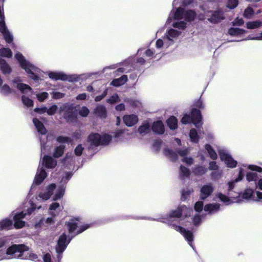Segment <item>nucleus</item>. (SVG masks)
Segmentation results:
<instances>
[{
    "mask_svg": "<svg viewBox=\"0 0 262 262\" xmlns=\"http://www.w3.org/2000/svg\"><path fill=\"white\" fill-rule=\"evenodd\" d=\"M175 21L172 24L173 28L169 29L162 39H159L156 42L158 49H166L173 45L182 36L186 26V21H190L194 19L195 13L192 10L185 11L183 9L178 8L171 13Z\"/></svg>",
    "mask_w": 262,
    "mask_h": 262,
    "instance_id": "obj_1",
    "label": "nucleus"
},
{
    "mask_svg": "<svg viewBox=\"0 0 262 262\" xmlns=\"http://www.w3.org/2000/svg\"><path fill=\"white\" fill-rule=\"evenodd\" d=\"M192 210L185 205H181L177 209L170 211L168 215L164 217L159 218L157 221L167 224L171 228L179 232L187 240L189 245L193 248L192 241L193 236L192 233L184 228L175 225L173 222L176 221L173 219H180L183 217H187L190 215Z\"/></svg>",
    "mask_w": 262,
    "mask_h": 262,
    "instance_id": "obj_2",
    "label": "nucleus"
},
{
    "mask_svg": "<svg viewBox=\"0 0 262 262\" xmlns=\"http://www.w3.org/2000/svg\"><path fill=\"white\" fill-rule=\"evenodd\" d=\"M66 225L69 233L72 234V236L67 239V236L65 233H62L59 236L56 246V251L58 254V258L59 259L61 258V254L67 248L72 238L89 228V225L88 224L80 225L77 219H71L69 221L66 222Z\"/></svg>",
    "mask_w": 262,
    "mask_h": 262,
    "instance_id": "obj_3",
    "label": "nucleus"
},
{
    "mask_svg": "<svg viewBox=\"0 0 262 262\" xmlns=\"http://www.w3.org/2000/svg\"><path fill=\"white\" fill-rule=\"evenodd\" d=\"M28 251V247L24 244L13 245L7 249L6 254L0 258V260L13 258H30L32 260L37 259L36 254Z\"/></svg>",
    "mask_w": 262,
    "mask_h": 262,
    "instance_id": "obj_4",
    "label": "nucleus"
},
{
    "mask_svg": "<svg viewBox=\"0 0 262 262\" xmlns=\"http://www.w3.org/2000/svg\"><path fill=\"white\" fill-rule=\"evenodd\" d=\"M15 58L18 62L20 67L28 74V76L36 82L40 80L39 77L41 70L32 64L19 52L15 55Z\"/></svg>",
    "mask_w": 262,
    "mask_h": 262,
    "instance_id": "obj_5",
    "label": "nucleus"
},
{
    "mask_svg": "<svg viewBox=\"0 0 262 262\" xmlns=\"http://www.w3.org/2000/svg\"><path fill=\"white\" fill-rule=\"evenodd\" d=\"M30 207L28 208L27 211H23L19 213H14L13 215L14 221L13 226L16 229H21L25 226V222L23 221L27 214H31L36 209H39L41 208V205L37 206L33 202L29 203Z\"/></svg>",
    "mask_w": 262,
    "mask_h": 262,
    "instance_id": "obj_6",
    "label": "nucleus"
},
{
    "mask_svg": "<svg viewBox=\"0 0 262 262\" xmlns=\"http://www.w3.org/2000/svg\"><path fill=\"white\" fill-rule=\"evenodd\" d=\"M192 122L196 127L199 128L202 126V116L199 110L193 108L191 112V116L185 114L181 119L183 124H188Z\"/></svg>",
    "mask_w": 262,
    "mask_h": 262,
    "instance_id": "obj_7",
    "label": "nucleus"
},
{
    "mask_svg": "<svg viewBox=\"0 0 262 262\" xmlns=\"http://www.w3.org/2000/svg\"><path fill=\"white\" fill-rule=\"evenodd\" d=\"M48 76L50 78L55 80H67L70 82L77 81L80 76H85V77H89L91 76L90 74H85L81 75H78L76 74L73 75H67L63 72H51L48 74Z\"/></svg>",
    "mask_w": 262,
    "mask_h": 262,
    "instance_id": "obj_8",
    "label": "nucleus"
},
{
    "mask_svg": "<svg viewBox=\"0 0 262 262\" xmlns=\"http://www.w3.org/2000/svg\"><path fill=\"white\" fill-rule=\"evenodd\" d=\"M112 140V137L107 134L100 135L97 133L91 134L88 141L91 146H97L100 145L108 144Z\"/></svg>",
    "mask_w": 262,
    "mask_h": 262,
    "instance_id": "obj_9",
    "label": "nucleus"
},
{
    "mask_svg": "<svg viewBox=\"0 0 262 262\" xmlns=\"http://www.w3.org/2000/svg\"><path fill=\"white\" fill-rule=\"evenodd\" d=\"M219 154L221 161L224 162L228 167H236L237 162L233 159L228 150L225 149H220L219 150Z\"/></svg>",
    "mask_w": 262,
    "mask_h": 262,
    "instance_id": "obj_10",
    "label": "nucleus"
},
{
    "mask_svg": "<svg viewBox=\"0 0 262 262\" xmlns=\"http://www.w3.org/2000/svg\"><path fill=\"white\" fill-rule=\"evenodd\" d=\"M55 187L56 185L55 184H51L46 188L42 189L39 192L38 198L43 201L49 200L53 194Z\"/></svg>",
    "mask_w": 262,
    "mask_h": 262,
    "instance_id": "obj_11",
    "label": "nucleus"
},
{
    "mask_svg": "<svg viewBox=\"0 0 262 262\" xmlns=\"http://www.w3.org/2000/svg\"><path fill=\"white\" fill-rule=\"evenodd\" d=\"M64 118L68 122H73L76 120L77 116V111L73 106L71 105H67L64 107Z\"/></svg>",
    "mask_w": 262,
    "mask_h": 262,
    "instance_id": "obj_12",
    "label": "nucleus"
},
{
    "mask_svg": "<svg viewBox=\"0 0 262 262\" xmlns=\"http://www.w3.org/2000/svg\"><path fill=\"white\" fill-rule=\"evenodd\" d=\"M14 87L17 88L21 93L28 94L32 93L31 88L25 83H21L18 78L14 79L12 81Z\"/></svg>",
    "mask_w": 262,
    "mask_h": 262,
    "instance_id": "obj_13",
    "label": "nucleus"
},
{
    "mask_svg": "<svg viewBox=\"0 0 262 262\" xmlns=\"http://www.w3.org/2000/svg\"><path fill=\"white\" fill-rule=\"evenodd\" d=\"M47 176V174L43 168L42 167H39L37 169V172L33 181V184H40Z\"/></svg>",
    "mask_w": 262,
    "mask_h": 262,
    "instance_id": "obj_14",
    "label": "nucleus"
},
{
    "mask_svg": "<svg viewBox=\"0 0 262 262\" xmlns=\"http://www.w3.org/2000/svg\"><path fill=\"white\" fill-rule=\"evenodd\" d=\"M206 16L209 17L208 20L212 23H216L224 19L223 14L221 11L208 12L206 13Z\"/></svg>",
    "mask_w": 262,
    "mask_h": 262,
    "instance_id": "obj_15",
    "label": "nucleus"
},
{
    "mask_svg": "<svg viewBox=\"0 0 262 262\" xmlns=\"http://www.w3.org/2000/svg\"><path fill=\"white\" fill-rule=\"evenodd\" d=\"M156 48H157L156 47ZM165 49H149L145 52V55L149 58L159 59L162 57L161 52L164 51Z\"/></svg>",
    "mask_w": 262,
    "mask_h": 262,
    "instance_id": "obj_16",
    "label": "nucleus"
},
{
    "mask_svg": "<svg viewBox=\"0 0 262 262\" xmlns=\"http://www.w3.org/2000/svg\"><path fill=\"white\" fill-rule=\"evenodd\" d=\"M42 165L47 168H53L57 165L56 160L49 156H45L42 160Z\"/></svg>",
    "mask_w": 262,
    "mask_h": 262,
    "instance_id": "obj_17",
    "label": "nucleus"
},
{
    "mask_svg": "<svg viewBox=\"0 0 262 262\" xmlns=\"http://www.w3.org/2000/svg\"><path fill=\"white\" fill-rule=\"evenodd\" d=\"M123 121L127 126H133L138 121V118L135 115H127L123 117Z\"/></svg>",
    "mask_w": 262,
    "mask_h": 262,
    "instance_id": "obj_18",
    "label": "nucleus"
},
{
    "mask_svg": "<svg viewBox=\"0 0 262 262\" xmlns=\"http://www.w3.org/2000/svg\"><path fill=\"white\" fill-rule=\"evenodd\" d=\"M213 191V188L211 184L203 186L201 189L200 197L204 200L209 196Z\"/></svg>",
    "mask_w": 262,
    "mask_h": 262,
    "instance_id": "obj_19",
    "label": "nucleus"
},
{
    "mask_svg": "<svg viewBox=\"0 0 262 262\" xmlns=\"http://www.w3.org/2000/svg\"><path fill=\"white\" fill-rule=\"evenodd\" d=\"M62 210V208L58 203H52L49 208V213L53 217L57 216L60 211Z\"/></svg>",
    "mask_w": 262,
    "mask_h": 262,
    "instance_id": "obj_20",
    "label": "nucleus"
},
{
    "mask_svg": "<svg viewBox=\"0 0 262 262\" xmlns=\"http://www.w3.org/2000/svg\"><path fill=\"white\" fill-rule=\"evenodd\" d=\"M58 107L56 105L54 104L51 106L49 109L46 107L42 108H36L34 110L35 112L42 114L47 112L49 115H53L55 114L57 110Z\"/></svg>",
    "mask_w": 262,
    "mask_h": 262,
    "instance_id": "obj_21",
    "label": "nucleus"
},
{
    "mask_svg": "<svg viewBox=\"0 0 262 262\" xmlns=\"http://www.w3.org/2000/svg\"><path fill=\"white\" fill-rule=\"evenodd\" d=\"M220 205L218 203L207 204L204 206V209L209 214L214 213L220 210Z\"/></svg>",
    "mask_w": 262,
    "mask_h": 262,
    "instance_id": "obj_22",
    "label": "nucleus"
},
{
    "mask_svg": "<svg viewBox=\"0 0 262 262\" xmlns=\"http://www.w3.org/2000/svg\"><path fill=\"white\" fill-rule=\"evenodd\" d=\"M216 195L217 197L220 200V201L226 205H229L235 202H237L238 201V199L235 198L230 199L228 196L222 194V193H218Z\"/></svg>",
    "mask_w": 262,
    "mask_h": 262,
    "instance_id": "obj_23",
    "label": "nucleus"
},
{
    "mask_svg": "<svg viewBox=\"0 0 262 262\" xmlns=\"http://www.w3.org/2000/svg\"><path fill=\"white\" fill-rule=\"evenodd\" d=\"M152 129L158 134H162L164 132V126L161 121H157L153 123Z\"/></svg>",
    "mask_w": 262,
    "mask_h": 262,
    "instance_id": "obj_24",
    "label": "nucleus"
},
{
    "mask_svg": "<svg viewBox=\"0 0 262 262\" xmlns=\"http://www.w3.org/2000/svg\"><path fill=\"white\" fill-rule=\"evenodd\" d=\"M33 122L38 133L42 135H45L46 134L47 130L43 124L40 121L36 118H34L33 119Z\"/></svg>",
    "mask_w": 262,
    "mask_h": 262,
    "instance_id": "obj_25",
    "label": "nucleus"
},
{
    "mask_svg": "<svg viewBox=\"0 0 262 262\" xmlns=\"http://www.w3.org/2000/svg\"><path fill=\"white\" fill-rule=\"evenodd\" d=\"M0 69L4 74H10L11 71V68L6 61L0 57Z\"/></svg>",
    "mask_w": 262,
    "mask_h": 262,
    "instance_id": "obj_26",
    "label": "nucleus"
},
{
    "mask_svg": "<svg viewBox=\"0 0 262 262\" xmlns=\"http://www.w3.org/2000/svg\"><path fill=\"white\" fill-rule=\"evenodd\" d=\"M62 162L65 167H69V166L74 164L73 156L72 153H68L66 157L62 160Z\"/></svg>",
    "mask_w": 262,
    "mask_h": 262,
    "instance_id": "obj_27",
    "label": "nucleus"
},
{
    "mask_svg": "<svg viewBox=\"0 0 262 262\" xmlns=\"http://www.w3.org/2000/svg\"><path fill=\"white\" fill-rule=\"evenodd\" d=\"M55 223V220L53 217H49L47 218L46 220L43 219H41L39 220L38 223H35V228H38L41 226L42 225H43L45 223L47 224L48 225H50L51 224H54Z\"/></svg>",
    "mask_w": 262,
    "mask_h": 262,
    "instance_id": "obj_28",
    "label": "nucleus"
},
{
    "mask_svg": "<svg viewBox=\"0 0 262 262\" xmlns=\"http://www.w3.org/2000/svg\"><path fill=\"white\" fill-rule=\"evenodd\" d=\"M13 226L12 220L6 218L0 222V229H11Z\"/></svg>",
    "mask_w": 262,
    "mask_h": 262,
    "instance_id": "obj_29",
    "label": "nucleus"
},
{
    "mask_svg": "<svg viewBox=\"0 0 262 262\" xmlns=\"http://www.w3.org/2000/svg\"><path fill=\"white\" fill-rule=\"evenodd\" d=\"M127 80V77L126 75H123L119 78L113 80L111 84L115 86H119L124 84Z\"/></svg>",
    "mask_w": 262,
    "mask_h": 262,
    "instance_id": "obj_30",
    "label": "nucleus"
},
{
    "mask_svg": "<svg viewBox=\"0 0 262 262\" xmlns=\"http://www.w3.org/2000/svg\"><path fill=\"white\" fill-rule=\"evenodd\" d=\"M13 92L12 89H11L9 85L7 84H2L0 87V93L5 96H9Z\"/></svg>",
    "mask_w": 262,
    "mask_h": 262,
    "instance_id": "obj_31",
    "label": "nucleus"
},
{
    "mask_svg": "<svg viewBox=\"0 0 262 262\" xmlns=\"http://www.w3.org/2000/svg\"><path fill=\"white\" fill-rule=\"evenodd\" d=\"M207 171V169L204 166H196L192 169V173L196 176H202L205 174Z\"/></svg>",
    "mask_w": 262,
    "mask_h": 262,
    "instance_id": "obj_32",
    "label": "nucleus"
},
{
    "mask_svg": "<svg viewBox=\"0 0 262 262\" xmlns=\"http://www.w3.org/2000/svg\"><path fill=\"white\" fill-rule=\"evenodd\" d=\"M163 152L171 161H174L178 159V154L168 148H165Z\"/></svg>",
    "mask_w": 262,
    "mask_h": 262,
    "instance_id": "obj_33",
    "label": "nucleus"
},
{
    "mask_svg": "<svg viewBox=\"0 0 262 262\" xmlns=\"http://www.w3.org/2000/svg\"><path fill=\"white\" fill-rule=\"evenodd\" d=\"M243 172L242 168H240L239 171V174L238 178H236L233 181L228 182V189L229 191H231L234 188V183L241 181L243 178Z\"/></svg>",
    "mask_w": 262,
    "mask_h": 262,
    "instance_id": "obj_34",
    "label": "nucleus"
},
{
    "mask_svg": "<svg viewBox=\"0 0 262 262\" xmlns=\"http://www.w3.org/2000/svg\"><path fill=\"white\" fill-rule=\"evenodd\" d=\"M167 123L171 129H175L178 126V120L175 117L171 116L167 119Z\"/></svg>",
    "mask_w": 262,
    "mask_h": 262,
    "instance_id": "obj_35",
    "label": "nucleus"
},
{
    "mask_svg": "<svg viewBox=\"0 0 262 262\" xmlns=\"http://www.w3.org/2000/svg\"><path fill=\"white\" fill-rule=\"evenodd\" d=\"M95 114L101 118H105L106 115V108L104 106L99 105L95 110Z\"/></svg>",
    "mask_w": 262,
    "mask_h": 262,
    "instance_id": "obj_36",
    "label": "nucleus"
},
{
    "mask_svg": "<svg viewBox=\"0 0 262 262\" xmlns=\"http://www.w3.org/2000/svg\"><path fill=\"white\" fill-rule=\"evenodd\" d=\"M245 33L246 31L245 30L238 28H231L228 31V33L231 36H238Z\"/></svg>",
    "mask_w": 262,
    "mask_h": 262,
    "instance_id": "obj_37",
    "label": "nucleus"
},
{
    "mask_svg": "<svg viewBox=\"0 0 262 262\" xmlns=\"http://www.w3.org/2000/svg\"><path fill=\"white\" fill-rule=\"evenodd\" d=\"M189 137L191 141L195 143H198L200 139V137L194 128H192L190 130Z\"/></svg>",
    "mask_w": 262,
    "mask_h": 262,
    "instance_id": "obj_38",
    "label": "nucleus"
},
{
    "mask_svg": "<svg viewBox=\"0 0 262 262\" xmlns=\"http://www.w3.org/2000/svg\"><path fill=\"white\" fill-rule=\"evenodd\" d=\"M65 191V187L63 186L59 187L55 194L53 196V200L56 201L60 199L64 195Z\"/></svg>",
    "mask_w": 262,
    "mask_h": 262,
    "instance_id": "obj_39",
    "label": "nucleus"
},
{
    "mask_svg": "<svg viewBox=\"0 0 262 262\" xmlns=\"http://www.w3.org/2000/svg\"><path fill=\"white\" fill-rule=\"evenodd\" d=\"M206 150L208 153L210 157L213 159L215 160L217 158V155L215 150L213 149L212 146L209 144H206L205 146Z\"/></svg>",
    "mask_w": 262,
    "mask_h": 262,
    "instance_id": "obj_40",
    "label": "nucleus"
},
{
    "mask_svg": "<svg viewBox=\"0 0 262 262\" xmlns=\"http://www.w3.org/2000/svg\"><path fill=\"white\" fill-rule=\"evenodd\" d=\"M262 26V21L260 20H255L249 21L247 23L246 26L249 29H254L258 28Z\"/></svg>",
    "mask_w": 262,
    "mask_h": 262,
    "instance_id": "obj_41",
    "label": "nucleus"
},
{
    "mask_svg": "<svg viewBox=\"0 0 262 262\" xmlns=\"http://www.w3.org/2000/svg\"><path fill=\"white\" fill-rule=\"evenodd\" d=\"M150 125L148 122H144L141 125L139 129L138 132L142 135H146L149 131Z\"/></svg>",
    "mask_w": 262,
    "mask_h": 262,
    "instance_id": "obj_42",
    "label": "nucleus"
},
{
    "mask_svg": "<svg viewBox=\"0 0 262 262\" xmlns=\"http://www.w3.org/2000/svg\"><path fill=\"white\" fill-rule=\"evenodd\" d=\"M190 174L189 169L184 166H181L180 168V176L181 179H184Z\"/></svg>",
    "mask_w": 262,
    "mask_h": 262,
    "instance_id": "obj_43",
    "label": "nucleus"
},
{
    "mask_svg": "<svg viewBox=\"0 0 262 262\" xmlns=\"http://www.w3.org/2000/svg\"><path fill=\"white\" fill-rule=\"evenodd\" d=\"M242 197L244 199H254V195H253V190L252 189L247 188L245 190L242 194Z\"/></svg>",
    "mask_w": 262,
    "mask_h": 262,
    "instance_id": "obj_44",
    "label": "nucleus"
},
{
    "mask_svg": "<svg viewBox=\"0 0 262 262\" xmlns=\"http://www.w3.org/2000/svg\"><path fill=\"white\" fill-rule=\"evenodd\" d=\"M35 94L39 102L44 101L49 97V94L47 92H35Z\"/></svg>",
    "mask_w": 262,
    "mask_h": 262,
    "instance_id": "obj_45",
    "label": "nucleus"
},
{
    "mask_svg": "<svg viewBox=\"0 0 262 262\" xmlns=\"http://www.w3.org/2000/svg\"><path fill=\"white\" fill-rule=\"evenodd\" d=\"M65 146L63 145H60L57 147L54 153V156L55 158H58L60 157L64 152Z\"/></svg>",
    "mask_w": 262,
    "mask_h": 262,
    "instance_id": "obj_46",
    "label": "nucleus"
},
{
    "mask_svg": "<svg viewBox=\"0 0 262 262\" xmlns=\"http://www.w3.org/2000/svg\"><path fill=\"white\" fill-rule=\"evenodd\" d=\"M0 56L9 58L12 56V52L9 48H2L0 49Z\"/></svg>",
    "mask_w": 262,
    "mask_h": 262,
    "instance_id": "obj_47",
    "label": "nucleus"
},
{
    "mask_svg": "<svg viewBox=\"0 0 262 262\" xmlns=\"http://www.w3.org/2000/svg\"><path fill=\"white\" fill-rule=\"evenodd\" d=\"M21 100L23 104L26 106L31 107L33 106V101L28 97H27L23 95L21 97Z\"/></svg>",
    "mask_w": 262,
    "mask_h": 262,
    "instance_id": "obj_48",
    "label": "nucleus"
},
{
    "mask_svg": "<svg viewBox=\"0 0 262 262\" xmlns=\"http://www.w3.org/2000/svg\"><path fill=\"white\" fill-rule=\"evenodd\" d=\"M254 11L252 8L248 7L245 9L244 13V16L247 18H250L253 15Z\"/></svg>",
    "mask_w": 262,
    "mask_h": 262,
    "instance_id": "obj_49",
    "label": "nucleus"
},
{
    "mask_svg": "<svg viewBox=\"0 0 262 262\" xmlns=\"http://www.w3.org/2000/svg\"><path fill=\"white\" fill-rule=\"evenodd\" d=\"M119 101V98L117 94H114L110 97L107 100V102L111 104L115 103Z\"/></svg>",
    "mask_w": 262,
    "mask_h": 262,
    "instance_id": "obj_50",
    "label": "nucleus"
},
{
    "mask_svg": "<svg viewBox=\"0 0 262 262\" xmlns=\"http://www.w3.org/2000/svg\"><path fill=\"white\" fill-rule=\"evenodd\" d=\"M89 112V110L85 106L82 107L79 111V115L83 117H86Z\"/></svg>",
    "mask_w": 262,
    "mask_h": 262,
    "instance_id": "obj_51",
    "label": "nucleus"
},
{
    "mask_svg": "<svg viewBox=\"0 0 262 262\" xmlns=\"http://www.w3.org/2000/svg\"><path fill=\"white\" fill-rule=\"evenodd\" d=\"M257 178V174L255 173L249 172L246 175V178L249 182L255 181Z\"/></svg>",
    "mask_w": 262,
    "mask_h": 262,
    "instance_id": "obj_52",
    "label": "nucleus"
},
{
    "mask_svg": "<svg viewBox=\"0 0 262 262\" xmlns=\"http://www.w3.org/2000/svg\"><path fill=\"white\" fill-rule=\"evenodd\" d=\"M238 5V0H228L227 7L230 9L235 8Z\"/></svg>",
    "mask_w": 262,
    "mask_h": 262,
    "instance_id": "obj_53",
    "label": "nucleus"
},
{
    "mask_svg": "<svg viewBox=\"0 0 262 262\" xmlns=\"http://www.w3.org/2000/svg\"><path fill=\"white\" fill-rule=\"evenodd\" d=\"M248 168L252 171L262 172V168L255 165H249Z\"/></svg>",
    "mask_w": 262,
    "mask_h": 262,
    "instance_id": "obj_54",
    "label": "nucleus"
},
{
    "mask_svg": "<svg viewBox=\"0 0 262 262\" xmlns=\"http://www.w3.org/2000/svg\"><path fill=\"white\" fill-rule=\"evenodd\" d=\"M56 140L57 142H58L59 143H68V142H71L70 138H69L68 137H62V136L58 137L57 138Z\"/></svg>",
    "mask_w": 262,
    "mask_h": 262,
    "instance_id": "obj_55",
    "label": "nucleus"
},
{
    "mask_svg": "<svg viewBox=\"0 0 262 262\" xmlns=\"http://www.w3.org/2000/svg\"><path fill=\"white\" fill-rule=\"evenodd\" d=\"M178 154L182 157V158H183L184 157L187 156V155L189 153V149L187 148L183 149H180L178 151Z\"/></svg>",
    "mask_w": 262,
    "mask_h": 262,
    "instance_id": "obj_56",
    "label": "nucleus"
},
{
    "mask_svg": "<svg viewBox=\"0 0 262 262\" xmlns=\"http://www.w3.org/2000/svg\"><path fill=\"white\" fill-rule=\"evenodd\" d=\"M203 203L202 202L199 201L195 204L194 209L198 212L201 211L203 209Z\"/></svg>",
    "mask_w": 262,
    "mask_h": 262,
    "instance_id": "obj_57",
    "label": "nucleus"
},
{
    "mask_svg": "<svg viewBox=\"0 0 262 262\" xmlns=\"http://www.w3.org/2000/svg\"><path fill=\"white\" fill-rule=\"evenodd\" d=\"M181 160L188 165H191L193 163V159L191 157L187 156L181 159Z\"/></svg>",
    "mask_w": 262,
    "mask_h": 262,
    "instance_id": "obj_58",
    "label": "nucleus"
},
{
    "mask_svg": "<svg viewBox=\"0 0 262 262\" xmlns=\"http://www.w3.org/2000/svg\"><path fill=\"white\" fill-rule=\"evenodd\" d=\"M83 149V147L82 146L81 144L78 145L75 149V155L77 156L81 155Z\"/></svg>",
    "mask_w": 262,
    "mask_h": 262,
    "instance_id": "obj_59",
    "label": "nucleus"
},
{
    "mask_svg": "<svg viewBox=\"0 0 262 262\" xmlns=\"http://www.w3.org/2000/svg\"><path fill=\"white\" fill-rule=\"evenodd\" d=\"M192 222L195 226H198L200 225V223L201 222V219L199 215L196 214L194 216V217L192 219Z\"/></svg>",
    "mask_w": 262,
    "mask_h": 262,
    "instance_id": "obj_60",
    "label": "nucleus"
},
{
    "mask_svg": "<svg viewBox=\"0 0 262 262\" xmlns=\"http://www.w3.org/2000/svg\"><path fill=\"white\" fill-rule=\"evenodd\" d=\"M192 191V190H183L182 192V200L183 201L186 200Z\"/></svg>",
    "mask_w": 262,
    "mask_h": 262,
    "instance_id": "obj_61",
    "label": "nucleus"
},
{
    "mask_svg": "<svg viewBox=\"0 0 262 262\" xmlns=\"http://www.w3.org/2000/svg\"><path fill=\"white\" fill-rule=\"evenodd\" d=\"M219 168V166L215 161H211L209 163V169L210 170H216Z\"/></svg>",
    "mask_w": 262,
    "mask_h": 262,
    "instance_id": "obj_62",
    "label": "nucleus"
},
{
    "mask_svg": "<svg viewBox=\"0 0 262 262\" xmlns=\"http://www.w3.org/2000/svg\"><path fill=\"white\" fill-rule=\"evenodd\" d=\"M222 174V171H220L219 170H214V171L211 172V177L215 179H217L221 177Z\"/></svg>",
    "mask_w": 262,
    "mask_h": 262,
    "instance_id": "obj_63",
    "label": "nucleus"
},
{
    "mask_svg": "<svg viewBox=\"0 0 262 262\" xmlns=\"http://www.w3.org/2000/svg\"><path fill=\"white\" fill-rule=\"evenodd\" d=\"M64 94L60 93V92H53L52 93V97L55 99H58L61 98L64 96Z\"/></svg>",
    "mask_w": 262,
    "mask_h": 262,
    "instance_id": "obj_64",
    "label": "nucleus"
}]
</instances>
